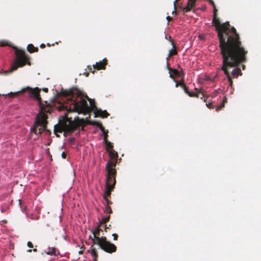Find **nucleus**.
<instances>
[{
	"instance_id": "1",
	"label": "nucleus",
	"mask_w": 261,
	"mask_h": 261,
	"mask_svg": "<svg viewBox=\"0 0 261 261\" xmlns=\"http://www.w3.org/2000/svg\"><path fill=\"white\" fill-rule=\"evenodd\" d=\"M221 25L231 34V35H229L228 33L225 31L218 33L219 46L224 64L232 66L245 62V56L247 51L242 46L239 35L237 33L236 29L233 27H231L228 21H226Z\"/></svg>"
},
{
	"instance_id": "2",
	"label": "nucleus",
	"mask_w": 261,
	"mask_h": 261,
	"mask_svg": "<svg viewBox=\"0 0 261 261\" xmlns=\"http://www.w3.org/2000/svg\"><path fill=\"white\" fill-rule=\"evenodd\" d=\"M61 94L64 97L65 107L69 111L80 112L88 111L91 109L94 111L95 115L106 118L109 115L106 110L98 109L94 99L89 98L87 94L76 87L68 90L62 88Z\"/></svg>"
},
{
	"instance_id": "3",
	"label": "nucleus",
	"mask_w": 261,
	"mask_h": 261,
	"mask_svg": "<svg viewBox=\"0 0 261 261\" xmlns=\"http://www.w3.org/2000/svg\"><path fill=\"white\" fill-rule=\"evenodd\" d=\"M106 170L107 173L106 175L105 189L103 195V199L108 198L110 196L111 191L114 188L116 184L115 175L116 170L115 168L110 167V162L107 163Z\"/></svg>"
},
{
	"instance_id": "4",
	"label": "nucleus",
	"mask_w": 261,
	"mask_h": 261,
	"mask_svg": "<svg viewBox=\"0 0 261 261\" xmlns=\"http://www.w3.org/2000/svg\"><path fill=\"white\" fill-rule=\"evenodd\" d=\"M89 238L92 240V242L93 244L98 245L101 249L106 252L111 253L116 251V246L114 244L107 241L105 237H97L95 239H92V237L90 236Z\"/></svg>"
},
{
	"instance_id": "5",
	"label": "nucleus",
	"mask_w": 261,
	"mask_h": 261,
	"mask_svg": "<svg viewBox=\"0 0 261 261\" xmlns=\"http://www.w3.org/2000/svg\"><path fill=\"white\" fill-rule=\"evenodd\" d=\"M29 60L28 57L22 52L20 56H17L11 67L5 71V74L7 75L16 70L18 67L24 66Z\"/></svg>"
},
{
	"instance_id": "6",
	"label": "nucleus",
	"mask_w": 261,
	"mask_h": 261,
	"mask_svg": "<svg viewBox=\"0 0 261 261\" xmlns=\"http://www.w3.org/2000/svg\"><path fill=\"white\" fill-rule=\"evenodd\" d=\"M237 64H235V65H233L232 66H230V65H228V64H224V62L223 61V65L221 67V69L224 71V74L226 75V77L227 78V82H228V88H230V94H232L233 92V91H234V88L232 87V84H233V82L231 80V76L229 73V72H228V68H231V67H234Z\"/></svg>"
},
{
	"instance_id": "7",
	"label": "nucleus",
	"mask_w": 261,
	"mask_h": 261,
	"mask_svg": "<svg viewBox=\"0 0 261 261\" xmlns=\"http://www.w3.org/2000/svg\"><path fill=\"white\" fill-rule=\"evenodd\" d=\"M44 118L45 114L43 113V110L40 108L39 113L36 116L35 119L32 126L37 128V127L42 126L44 123Z\"/></svg>"
},
{
	"instance_id": "8",
	"label": "nucleus",
	"mask_w": 261,
	"mask_h": 261,
	"mask_svg": "<svg viewBox=\"0 0 261 261\" xmlns=\"http://www.w3.org/2000/svg\"><path fill=\"white\" fill-rule=\"evenodd\" d=\"M196 1L197 0H188L186 5L181 8L182 12L186 13L194 10Z\"/></svg>"
},
{
	"instance_id": "9",
	"label": "nucleus",
	"mask_w": 261,
	"mask_h": 261,
	"mask_svg": "<svg viewBox=\"0 0 261 261\" xmlns=\"http://www.w3.org/2000/svg\"><path fill=\"white\" fill-rule=\"evenodd\" d=\"M106 59L104 58L102 61H99V62H96L95 64L93 65V67L94 68L97 69L98 70L103 69L105 68V66L107 64Z\"/></svg>"
},
{
	"instance_id": "10",
	"label": "nucleus",
	"mask_w": 261,
	"mask_h": 261,
	"mask_svg": "<svg viewBox=\"0 0 261 261\" xmlns=\"http://www.w3.org/2000/svg\"><path fill=\"white\" fill-rule=\"evenodd\" d=\"M217 10L216 9L215 6L214 7L213 22L215 23V25H218L220 24V22L219 21V18L217 17Z\"/></svg>"
},
{
	"instance_id": "11",
	"label": "nucleus",
	"mask_w": 261,
	"mask_h": 261,
	"mask_svg": "<svg viewBox=\"0 0 261 261\" xmlns=\"http://www.w3.org/2000/svg\"><path fill=\"white\" fill-rule=\"evenodd\" d=\"M231 73L233 77H237L239 75L242 74V72L241 69L237 67L233 69Z\"/></svg>"
},
{
	"instance_id": "12",
	"label": "nucleus",
	"mask_w": 261,
	"mask_h": 261,
	"mask_svg": "<svg viewBox=\"0 0 261 261\" xmlns=\"http://www.w3.org/2000/svg\"><path fill=\"white\" fill-rule=\"evenodd\" d=\"M38 49V47H35L32 44H29L27 46V50L30 53L36 51Z\"/></svg>"
},
{
	"instance_id": "13",
	"label": "nucleus",
	"mask_w": 261,
	"mask_h": 261,
	"mask_svg": "<svg viewBox=\"0 0 261 261\" xmlns=\"http://www.w3.org/2000/svg\"><path fill=\"white\" fill-rule=\"evenodd\" d=\"M88 252H90L91 255L93 257V260L97 259L98 256L95 248H92L91 251L90 250H88Z\"/></svg>"
},
{
	"instance_id": "14",
	"label": "nucleus",
	"mask_w": 261,
	"mask_h": 261,
	"mask_svg": "<svg viewBox=\"0 0 261 261\" xmlns=\"http://www.w3.org/2000/svg\"><path fill=\"white\" fill-rule=\"evenodd\" d=\"M107 137H104L103 143L105 144L106 146L108 149H112L113 146L112 143L110 142L107 141Z\"/></svg>"
},
{
	"instance_id": "15",
	"label": "nucleus",
	"mask_w": 261,
	"mask_h": 261,
	"mask_svg": "<svg viewBox=\"0 0 261 261\" xmlns=\"http://www.w3.org/2000/svg\"><path fill=\"white\" fill-rule=\"evenodd\" d=\"M99 129L101 132V136H103L104 137H108L107 134L108 133V130H106L104 127L101 125L99 124Z\"/></svg>"
},
{
	"instance_id": "16",
	"label": "nucleus",
	"mask_w": 261,
	"mask_h": 261,
	"mask_svg": "<svg viewBox=\"0 0 261 261\" xmlns=\"http://www.w3.org/2000/svg\"><path fill=\"white\" fill-rule=\"evenodd\" d=\"M169 38H170V40L169 41L171 42L172 45V48L169 50V54H168V58L170 57V56H171L172 53V51L175 49V46L173 44V40L171 39V37L170 36H169Z\"/></svg>"
},
{
	"instance_id": "17",
	"label": "nucleus",
	"mask_w": 261,
	"mask_h": 261,
	"mask_svg": "<svg viewBox=\"0 0 261 261\" xmlns=\"http://www.w3.org/2000/svg\"><path fill=\"white\" fill-rule=\"evenodd\" d=\"M100 230V229L98 227L96 228L93 230V239H95L97 237H96V235H99Z\"/></svg>"
},
{
	"instance_id": "18",
	"label": "nucleus",
	"mask_w": 261,
	"mask_h": 261,
	"mask_svg": "<svg viewBox=\"0 0 261 261\" xmlns=\"http://www.w3.org/2000/svg\"><path fill=\"white\" fill-rule=\"evenodd\" d=\"M177 67L180 69L178 74V76L183 77L185 75V73L183 69L182 68H180V66L179 64L178 65Z\"/></svg>"
},
{
	"instance_id": "19",
	"label": "nucleus",
	"mask_w": 261,
	"mask_h": 261,
	"mask_svg": "<svg viewBox=\"0 0 261 261\" xmlns=\"http://www.w3.org/2000/svg\"><path fill=\"white\" fill-rule=\"evenodd\" d=\"M227 101V99L226 98V97H223V104L222 105H220V106H218L217 107V108H216V111H219L221 109H222L223 107H224V103L225 102H226Z\"/></svg>"
},
{
	"instance_id": "20",
	"label": "nucleus",
	"mask_w": 261,
	"mask_h": 261,
	"mask_svg": "<svg viewBox=\"0 0 261 261\" xmlns=\"http://www.w3.org/2000/svg\"><path fill=\"white\" fill-rule=\"evenodd\" d=\"M110 218V216H103L102 217L101 223H105L109 221V219Z\"/></svg>"
},
{
	"instance_id": "21",
	"label": "nucleus",
	"mask_w": 261,
	"mask_h": 261,
	"mask_svg": "<svg viewBox=\"0 0 261 261\" xmlns=\"http://www.w3.org/2000/svg\"><path fill=\"white\" fill-rule=\"evenodd\" d=\"M45 253L48 255L57 256L56 251H55V248H53L51 251H48L45 252Z\"/></svg>"
},
{
	"instance_id": "22",
	"label": "nucleus",
	"mask_w": 261,
	"mask_h": 261,
	"mask_svg": "<svg viewBox=\"0 0 261 261\" xmlns=\"http://www.w3.org/2000/svg\"><path fill=\"white\" fill-rule=\"evenodd\" d=\"M184 90L186 94H188L190 96H195L194 93L193 92H189L188 89L187 88L184 87Z\"/></svg>"
},
{
	"instance_id": "23",
	"label": "nucleus",
	"mask_w": 261,
	"mask_h": 261,
	"mask_svg": "<svg viewBox=\"0 0 261 261\" xmlns=\"http://www.w3.org/2000/svg\"><path fill=\"white\" fill-rule=\"evenodd\" d=\"M105 212L107 214H111L112 213V211L109 205H106L105 208Z\"/></svg>"
},
{
	"instance_id": "24",
	"label": "nucleus",
	"mask_w": 261,
	"mask_h": 261,
	"mask_svg": "<svg viewBox=\"0 0 261 261\" xmlns=\"http://www.w3.org/2000/svg\"><path fill=\"white\" fill-rule=\"evenodd\" d=\"M29 97L32 98L33 99H36L37 97V95L36 93L32 91L29 92Z\"/></svg>"
},
{
	"instance_id": "25",
	"label": "nucleus",
	"mask_w": 261,
	"mask_h": 261,
	"mask_svg": "<svg viewBox=\"0 0 261 261\" xmlns=\"http://www.w3.org/2000/svg\"><path fill=\"white\" fill-rule=\"evenodd\" d=\"M9 45V42L7 41H0V46H5Z\"/></svg>"
},
{
	"instance_id": "26",
	"label": "nucleus",
	"mask_w": 261,
	"mask_h": 261,
	"mask_svg": "<svg viewBox=\"0 0 261 261\" xmlns=\"http://www.w3.org/2000/svg\"><path fill=\"white\" fill-rule=\"evenodd\" d=\"M30 130L31 133H34L35 135L37 134V128L33 126L30 127Z\"/></svg>"
},
{
	"instance_id": "27",
	"label": "nucleus",
	"mask_w": 261,
	"mask_h": 261,
	"mask_svg": "<svg viewBox=\"0 0 261 261\" xmlns=\"http://www.w3.org/2000/svg\"><path fill=\"white\" fill-rule=\"evenodd\" d=\"M42 130L41 128H39L38 129V131L37 130V134L36 135L37 136V138L35 139V140H37L39 138V135L42 134Z\"/></svg>"
},
{
	"instance_id": "28",
	"label": "nucleus",
	"mask_w": 261,
	"mask_h": 261,
	"mask_svg": "<svg viewBox=\"0 0 261 261\" xmlns=\"http://www.w3.org/2000/svg\"><path fill=\"white\" fill-rule=\"evenodd\" d=\"M166 60H167V62H166V68L167 69H168V70H169V73H170V77H172V75L170 73L171 72V68L169 67L168 66V58H166Z\"/></svg>"
},
{
	"instance_id": "29",
	"label": "nucleus",
	"mask_w": 261,
	"mask_h": 261,
	"mask_svg": "<svg viewBox=\"0 0 261 261\" xmlns=\"http://www.w3.org/2000/svg\"><path fill=\"white\" fill-rule=\"evenodd\" d=\"M75 141V138L74 137H71L68 139V142L71 144H73Z\"/></svg>"
},
{
	"instance_id": "30",
	"label": "nucleus",
	"mask_w": 261,
	"mask_h": 261,
	"mask_svg": "<svg viewBox=\"0 0 261 261\" xmlns=\"http://www.w3.org/2000/svg\"><path fill=\"white\" fill-rule=\"evenodd\" d=\"M212 102H213L212 101H211L210 100H209L208 102L206 103V106L208 108H212Z\"/></svg>"
},
{
	"instance_id": "31",
	"label": "nucleus",
	"mask_w": 261,
	"mask_h": 261,
	"mask_svg": "<svg viewBox=\"0 0 261 261\" xmlns=\"http://www.w3.org/2000/svg\"><path fill=\"white\" fill-rule=\"evenodd\" d=\"M81 249H83L82 250H81L79 251V254H83V252H84V250L85 249V247L84 246H82Z\"/></svg>"
},
{
	"instance_id": "32",
	"label": "nucleus",
	"mask_w": 261,
	"mask_h": 261,
	"mask_svg": "<svg viewBox=\"0 0 261 261\" xmlns=\"http://www.w3.org/2000/svg\"><path fill=\"white\" fill-rule=\"evenodd\" d=\"M30 88L29 87L27 86L26 88L22 89L20 91H18L17 92H15V93H20V92L24 91L25 89Z\"/></svg>"
},
{
	"instance_id": "33",
	"label": "nucleus",
	"mask_w": 261,
	"mask_h": 261,
	"mask_svg": "<svg viewBox=\"0 0 261 261\" xmlns=\"http://www.w3.org/2000/svg\"><path fill=\"white\" fill-rule=\"evenodd\" d=\"M27 246H28L29 248H33V244H32L31 242H30V241L28 242V243H27Z\"/></svg>"
},
{
	"instance_id": "34",
	"label": "nucleus",
	"mask_w": 261,
	"mask_h": 261,
	"mask_svg": "<svg viewBox=\"0 0 261 261\" xmlns=\"http://www.w3.org/2000/svg\"><path fill=\"white\" fill-rule=\"evenodd\" d=\"M104 200H105L106 202L107 203V205H109L111 203V202L110 201H109L108 198L104 199Z\"/></svg>"
},
{
	"instance_id": "35",
	"label": "nucleus",
	"mask_w": 261,
	"mask_h": 261,
	"mask_svg": "<svg viewBox=\"0 0 261 261\" xmlns=\"http://www.w3.org/2000/svg\"><path fill=\"white\" fill-rule=\"evenodd\" d=\"M64 230L65 234L63 235V238L64 240L66 241L67 240V236L66 234V231H65V228H64Z\"/></svg>"
},
{
	"instance_id": "36",
	"label": "nucleus",
	"mask_w": 261,
	"mask_h": 261,
	"mask_svg": "<svg viewBox=\"0 0 261 261\" xmlns=\"http://www.w3.org/2000/svg\"><path fill=\"white\" fill-rule=\"evenodd\" d=\"M112 236L114 237L113 239L114 240H116L117 239L118 235L116 233H114L112 234Z\"/></svg>"
},
{
	"instance_id": "37",
	"label": "nucleus",
	"mask_w": 261,
	"mask_h": 261,
	"mask_svg": "<svg viewBox=\"0 0 261 261\" xmlns=\"http://www.w3.org/2000/svg\"><path fill=\"white\" fill-rule=\"evenodd\" d=\"M208 2L212 6H213V7H215V5L214 2L213 0H208Z\"/></svg>"
},
{
	"instance_id": "38",
	"label": "nucleus",
	"mask_w": 261,
	"mask_h": 261,
	"mask_svg": "<svg viewBox=\"0 0 261 261\" xmlns=\"http://www.w3.org/2000/svg\"><path fill=\"white\" fill-rule=\"evenodd\" d=\"M61 156H62V158L63 159H66V154H65V152H63L62 153V154H61Z\"/></svg>"
},
{
	"instance_id": "39",
	"label": "nucleus",
	"mask_w": 261,
	"mask_h": 261,
	"mask_svg": "<svg viewBox=\"0 0 261 261\" xmlns=\"http://www.w3.org/2000/svg\"><path fill=\"white\" fill-rule=\"evenodd\" d=\"M45 47V44H44V43H42L41 44V45H40V47L41 48H43Z\"/></svg>"
},
{
	"instance_id": "40",
	"label": "nucleus",
	"mask_w": 261,
	"mask_h": 261,
	"mask_svg": "<svg viewBox=\"0 0 261 261\" xmlns=\"http://www.w3.org/2000/svg\"><path fill=\"white\" fill-rule=\"evenodd\" d=\"M48 88H43V91H44L45 92H48Z\"/></svg>"
},
{
	"instance_id": "41",
	"label": "nucleus",
	"mask_w": 261,
	"mask_h": 261,
	"mask_svg": "<svg viewBox=\"0 0 261 261\" xmlns=\"http://www.w3.org/2000/svg\"><path fill=\"white\" fill-rule=\"evenodd\" d=\"M198 38H199V39H203V37H202L201 35H199V36H198Z\"/></svg>"
},
{
	"instance_id": "42",
	"label": "nucleus",
	"mask_w": 261,
	"mask_h": 261,
	"mask_svg": "<svg viewBox=\"0 0 261 261\" xmlns=\"http://www.w3.org/2000/svg\"><path fill=\"white\" fill-rule=\"evenodd\" d=\"M170 18V16H167L166 17V19H167V20H169V19Z\"/></svg>"
},
{
	"instance_id": "43",
	"label": "nucleus",
	"mask_w": 261,
	"mask_h": 261,
	"mask_svg": "<svg viewBox=\"0 0 261 261\" xmlns=\"http://www.w3.org/2000/svg\"><path fill=\"white\" fill-rule=\"evenodd\" d=\"M33 251L34 252H37V249H36V248H34V249H33Z\"/></svg>"
},
{
	"instance_id": "44",
	"label": "nucleus",
	"mask_w": 261,
	"mask_h": 261,
	"mask_svg": "<svg viewBox=\"0 0 261 261\" xmlns=\"http://www.w3.org/2000/svg\"><path fill=\"white\" fill-rule=\"evenodd\" d=\"M178 0H175L173 2L174 6L175 5V3L177 2Z\"/></svg>"
},
{
	"instance_id": "45",
	"label": "nucleus",
	"mask_w": 261,
	"mask_h": 261,
	"mask_svg": "<svg viewBox=\"0 0 261 261\" xmlns=\"http://www.w3.org/2000/svg\"><path fill=\"white\" fill-rule=\"evenodd\" d=\"M32 250L31 249H29V250H27V252H32Z\"/></svg>"
},
{
	"instance_id": "46",
	"label": "nucleus",
	"mask_w": 261,
	"mask_h": 261,
	"mask_svg": "<svg viewBox=\"0 0 261 261\" xmlns=\"http://www.w3.org/2000/svg\"><path fill=\"white\" fill-rule=\"evenodd\" d=\"M178 86V84L177 83H176L175 87H177Z\"/></svg>"
},
{
	"instance_id": "47",
	"label": "nucleus",
	"mask_w": 261,
	"mask_h": 261,
	"mask_svg": "<svg viewBox=\"0 0 261 261\" xmlns=\"http://www.w3.org/2000/svg\"><path fill=\"white\" fill-rule=\"evenodd\" d=\"M198 93H201V94H203V93H202V91H201V90H199Z\"/></svg>"
},
{
	"instance_id": "48",
	"label": "nucleus",
	"mask_w": 261,
	"mask_h": 261,
	"mask_svg": "<svg viewBox=\"0 0 261 261\" xmlns=\"http://www.w3.org/2000/svg\"><path fill=\"white\" fill-rule=\"evenodd\" d=\"M169 38V40H170V38L169 37H167V36H165V39H168Z\"/></svg>"
},
{
	"instance_id": "49",
	"label": "nucleus",
	"mask_w": 261,
	"mask_h": 261,
	"mask_svg": "<svg viewBox=\"0 0 261 261\" xmlns=\"http://www.w3.org/2000/svg\"><path fill=\"white\" fill-rule=\"evenodd\" d=\"M108 228V227H107L106 226L105 227V230H106V229Z\"/></svg>"
},
{
	"instance_id": "50",
	"label": "nucleus",
	"mask_w": 261,
	"mask_h": 261,
	"mask_svg": "<svg viewBox=\"0 0 261 261\" xmlns=\"http://www.w3.org/2000/svg\"><path fill=\"white\" fill-rule=\"evenodd\" d=\"M47 45H48V46H50V44H49V43H47Z\"/></svg>"
},
{
	"instance_id": "51",
	"label": "nucleus",
	"mask_w": 261,
	"mask_h": 261,
	"mask_svg": "<svg viewBox=\"0 0 261 261\" xmlns=\"http://www.w3.org/2000/svg\"><path fill=\"white\" fill-rule=\"evenodd\" d=\"M19 204H21V202H20V200H19Z\"/></svg>"
},
{
	"instance_id": "52",
	"label": "nucleus",
	"mask_w": 261,
	"mask_h": 261,
	"mask_svg": "<svg viewBox=\"0 0 261 261\" xmlns=\"http://www.w3.org/2000/svg\"><path fill=\"white\" fill-rule=\"evenodd\" d=\"M9 94V93L7 94H5V96H7V95H8Z\"/></svg>"
},
{
	"instance_id": "53",
	"label": "nucleus",
	"mask_w": 261,
	"mask_h": 261,
	"mask_svg": "<svg viewBox=\"0 0 261 261\" xmlns=\"http://www.w3.org/2000/svg\"><path fill=\"white\" fill-rule=\"evenodd\" d=\"M93 261H97V259H95V260H93Z\"/></svg>"
}]
</instances>
